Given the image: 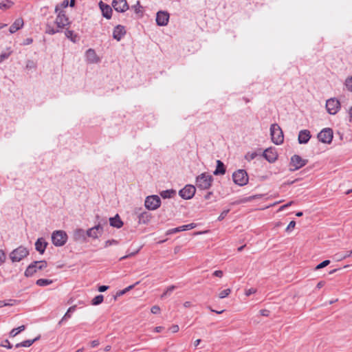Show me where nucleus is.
<instances>
[{"instance_id":"nucleus-29","label":"nucleus","mask_w":352,"mask_h":352,"mask_svg":"<svg viewBox=\"0 0 352 352\" xmlns=\"http://www.w3.org/2000/svg\"><path fill=\"white\" fill-rule=\"evenodd\" d=\"M25 329V325H21L17 328L12 329V331L10 332V336L11 338L15 337L17 334L21 333V331H24Z\"/></svg>"},{"instance_id":"nucleus-43","label":"nucleus","mask_w":352,"mask_h":352,"mask_svg":"<svg viewBox=\"0 0 352 352\" xmlns=\"http://www.w3.org/2000/svg\"><path fill=\"white\" fill-rule=\"evenodd\" d=\"M175 289V286H174V285L169 286L166 289V290L164 292V293L162 295V298L164 297V296L167 295L168 293L172 292Z\"/></svg>"},{"instance_id":"nucleus-52","label":"nucleus","mask_w":352,"mask_h":352,"mask_svg":"<svg viewBox=\"0 0 352 352\" xmlns=\"http://www.w3.org/2000/svg\"><path fill=\"white\" fill-rule=\"evenodd\" d=\"M6 260V254L3 250H0V264L4 263Z\"/></svg>"},{"instance_id":"nucleus-56","label":"nucleus","mask_w":352,"mask_h":352,"mask_svg":"<svg viewBox=\"0 0 352 352\" xmlns=\"http://www.w3.org/2000/svg\"><path fill=\"white\" fill-rule=\"evenodd\" d=\"M107 289H108V286L102 285V286L99 287L98 291L100 292H105Z\"/></svg>"},{"instance_id":"nucleus-21","label":"nucleus","mask_w":352,"mask_h":352,"mask_svg":"<svg viewBox=\"0 0 352 352\" xmlns=\"http://www.w3.org/2000/svg\"><path fill=\"white\" fill-rule=\"evenodd\" d=\"M47 246V243L43 239H38L35 243V248L41 254H43Z\"/></svg>"},{"instance_id":"nucleus-15","label":"nucleus","mask_w":352,"mask_h":352,"mask_svg":"<svg viewBox=\"0 0 352 352\" xmlns=\"http://www.w3.org/2000/svg\"><path fill=\"white\" fill-rule=\"evenodd\" d=\"M263 157L269 162H274L277 157L278 155L275 149L269 148L265 150L263 152Z\"/></svg>"},{"instance_id":"nucleus-33","label":"nucleus","mask_w":352,"mask_h":352,"mask_svg":"<svg viewBox=\"0 0 352 352\" xmlns=\"http://www.w3.org/2000/svg\"><path fill=\"white\" fill-rule=\"evenodd\" d=\"M65 36L68 38H70L72 41H74L75 38L76 37V36L74 34V32L72 30H67L65 31Z\"/></svg>"},{"instance_id":"nucleus-50","label":"nucleus","mask_w":352,"mask_h":352,"mask_svg":"<svg viewBox=\"0 0 352 352\" xmlns=\"http://www.w3.org/2000/svg\"><path fill=\"white\" fill-rule=\"evenodd\" d=\"M172 333H177L179 330V327L177 324H173L172 325L169 329Z\"/></svg>"},{"instance_id":"nucleus-3","label":"nucleus","mask_w":352,"mask_h":352,"mask_svg":"<svg viewBox=\"0 0 352 352\" xmlns=\"http://www.w3.org/2000/svg\"><path fill=\"white\" fill-rule=\"evenodd\" d=\"M29 254V250L23 247L19 246L14 249L10 254V258L13 263L19 262Z\"/></svg>"},{"instance_id":"nucleus-55","label":"nucleus","mask_w":352,"mask_h":352,"mask_svg":"<svg viewBox=\"0 0 352 352\" xmlns=\"http://www.w3.org/2000/svg\"><path fill=\"white\" fill-rule=\"evenodd\" d=\"M32 42H33L32 38H26L25 40H24V41H23V45H30V44H31Z\"/></svg>"},{"instance_id":"nucleus-19","label":"nucleus","mask_w":352,"mask_h":352,"mask_svg":"<svg viewBox=\"0 0 352 352\" xmlns=\"http://www.w3.org/2000/svg\"><path fill=\"white\" fill-rule=\"evenodd\" d=\"M311 138L310 132L308 130H302L298 134V142L300 144H306Z\"/></svg>"},{"instance_id":"nucleus-24","label":"nucleus","mask_w":352,"mask_h":352,"mask_svg":"<svg viewBox=\"0 0 352 352\" xmlns=\"http://www.w3.org/2000/svg\"><path fill=\"white\" fill-rule=\"evenodd\" d=\"M14 2L11 0H4L0 2V10L6 11L12 8L14 6Z\"/></svg>"},{"instance_id":"nucleus-37","label":"nucleus","mask_w":352,"mask_h":352,"mask_svg":"<svg viewBox=\"0 0 352 352\" xmlns=\"http://www.w3.org/2000/svg\"><path fill=\"white\" fill-rule=\"evenodd\" d=\"M134 286H135V285H129V287H126L125 289L120 291L118 293V295L121 296V295L124 294L126 292H127L130 291L131 289H132L134 287Z\"/></svg>"},{"instance_id":"nucleus-36","label":"nucleus","mask_w":352,"mask_h":352,"mask_svg":"<svg viewBox=\"0 0 352 352\" xmlns=\"http://www.w3.org/2000/svg\"><path fill=\"white\" fill-rule=\"evenodd\" d=\"M345 85L349 91H352V77L346 80Z\"/></svg>"},{"instance_id":"nucleus-5","label":"nucleus","mask_w":352,"mask_h":352,"mask_svg":"<svg viewBox=\"0 0 352 352\" xmlns=\"http://www.w3.org/2000/svg\"><path fill=\"white\" fill-rule=\"evenodd\" d=\"M212 177L210 175L202 173L197 177L196 184L197 186L201 189H208L212 184Z\"/></svg>"},{"instance_id":"nucleus-41","label":"nucleus","mask_w":352,"mask_h":352,"mask_svg":"<svg viewBox=\"0 0 352 352\" xmlns=\"http://www.w3.org/2000/svg\"><path fill=\"white\" fill-rule=\"evenodd\" d=\"M230 210H223L221 214L218 217V220L219 221H221L223 220L228 214V213L229 212Z\"/></svg>"},{"instance_id":"nucleus-34","label":"nucleus","mask_w":352,"mask_h":352,"mask_svg":"<svg viewBox=\"0 0 352 352\" xmlns=\"http://www.w3.org/2000/svg\"><path fill=\"white\" fill-rule=\"evenodd\" d=\"M329 263H330V261L329 260H325V261H322V263H320V264H318L315 267V270H318L322 269V268L327 266Z\"/></svg>"},{"instance_id":"nucleus-61","label":"nucleus","mask_w":352,"mask_h":352,"mask_svg":"<svg viewBox=\"0 0 352 352\" xmlns=\"http://www.w3.org/2000/svg\"><path fill=\"white\" fill-rule=\"evenodd\" d=\"M162 329H163V327H156L155 328V331L156 333H160V332H161V331H162Z\"/></svg>"},{"instance_id":"nucleus-38","label":"nucleus","mask_w":352,"mask_h":352,"mask_svg":"<svg viewBox=\"0 0 352 352\" xmlns=\"http://www.w3.org/2000/svg\"><path fill=\"white\" fill-rule=\"evenodd\" d=\"M1 346L3 347H6L7 349H12V345L10 343L8 340H3L1 342Z\"/></svg>"},{"instance_id":"nucleus-12","label":"nucleus","mask_w":352,"mask_h":352,"mask_svg":"<svg viewBox=\"0 0 352 352\" xmlns=\"http://www.w3.org/2000/svg\"><path fill=\"white\" fill-rule=\"evenodd\" d=\"M326 108L330 114L334 115L340 109V102L338 100L331 98L327 100Z\"/></svg>"},{"instance_id":"nucleus-1","label":"nucleus","mask_w":352,"mask_h":352,"mask_svg":"<svg viewBox=\"0 0 352 352\" xmlns=\"http://www.w3.org/2000/svg\"><path fill=\"white\" fill-rule=\"evenodd\" d=\"M55 13H56L55 20L52 23L47 22L46 25L45 32L48 34L52 35L60 32L70 23L69 18L65 14V12L63 10H60L59 6H56Z\"/></svg>"},{"instance_id":"nucleus-22","label":"nucleus","mask_w":352,"mask_h":352,"mask_svg":"<svg viewBox=\"0 0 352 352\" xmlns=\"http://www.w3.org/2000/svg\"><path fill=\"white\" fill-rule=\"evenodd\" d=\"M109 222L111 226L117 228H120L123 226V222L118 214H116L114 217L110 218Z\"/></svg>"},{"instance_id":"nucleus-4","label":"nucleus","mask_w":352,"mask_h":352,"mask_svg":"<svg viewBox=\"0 0 352 352\" xmlns=\"http://www.w3.org/2000/svg\"><path fill=\"white\" fill-rule=\"evenodd\" d=\"M47 264L45 261H34L31 263L25 271L26 277L32 276L38 270H41L47 267Z\"/></svg>"},{"instance_id":"nucleus-18","label":"nucleus","mask_w":352,"mask_h":352,"mask_svg":"<svg viewBox=\"0 0 352 352\" xmlns=\"http://www.w3.org/2000/svg\"><path fill=\"white\" fill-rule=\"evenodd\" d=\"M125 33L126 32L124 27L119 25L114 28L113 32V37L117 41H120L125 34Z\"/></svg>"},{"instance_id":"nucleus-11","label":"nucleus","mask_w":352,"mask_h":352,"mask_svg":"<svg viewBox=\"0 0 352 352\" xmlns=\"http://www.w3.org/2000/svg\"><path fill=\"white\" fill-rule=\"evenodd\" d=\"M195 191L196 189L194 186L186 185L184 188L179 190V194L182 198L190 199L194 196Z\"/></svg>"},{"instance_id":"nucleus-10","label":"nucleus","mask_w":352,"mask_h":352,"mask_svg":"<svg viewBox=\"0 0 352 352\" xmlns=\"http://www.w3.org/2000/svg\"><path fill=\"white\" fill-rule=\"evenodd\" d=\"M318 138L323 143L329 144L333 139V131L331 129H324L318 133Z\"/></svg>"},{"instance_id":"nucleus-63","label":"nucleus","mask_w":352,"mask_h":352,"mask_svg":"<svg viewBox=\"0 0 352 352\" xmlns=\"http://www.w3.org/2000/svg\"><path fill=\"white\" fill-rule=\"evenodd\" d=\"M352 256V250H351L350 252H348V253H347V254H346L343 257V258H346L349 257V256Z\"/></svg>"},{"instance_id":"nucleus-17","label":"nucleus","mask_w":352,"mask_h":352,"mask_svg":"<svg viewBox=\"0 0 352 352\" xmlns=\"http://www.w3.org/2000/svg\"><path fill=\"white\" fill-rule=\"evenodd\" d=\"M99 6L102 11L103 16L107 18V19H110L112 16L111 8L109 5L104 3L102 1H100Z\"/></svg>"},{"instance_id":"nucleus-45","label":"nucleus","mask_w":352,"mask_h":352,"mask_svg":"<svg viewBox=\"0 0 352 352\" xmlns=\"http://www.w3.org/2000/svg\"><path fill=\"white\" fill-rule=\"evenodd\" d=\"M293 204H294V201H291L289 203H287V204H286L285 205L281 206L278 208V212H280V211L283 210L284 209H285V208H288L289 206H292Z\"/></svg>"},{"instance_id":"nucleus-62","label":"nucleus","mask_w":352,"mask_h":352,"mask_svg":"<svg viewBox=\"0 0 352 352\" xmlns=\"http://www.w3.org/2000/svg\"><path fill=\"white\" fill-rule=\"evenodd\" d=\"M212 195V192H208L206 195H205V199H209L211 197V195Z\"/></svg>"},{"instance_id":"nucleus-32","label":"nucleus","mask_w":352,"mask_h":352,"mask_svg":"<svg viewBox=\"0 0 352 352\" xmlns=\"http://www.w3.org/2000/svg\"><path fill=\"white\" fill-rule=\"evenodd\" d=\"M195 227H196V224L194 223H189L187 225L182 226H180V228L182 229V231H185V230H192V229L195 228Z\"/></svg>"},{"instance_id":"nucleus-53","label":"nucleus","mask_w":352,"mask_h":352,"mask_svg":"<svg viewBox=\"0 0 352 352\" xmlns=\"http://www.w3.org/2000/svg\"><path fill=\"white\" fill-rule=\"evenodd\" d=\"M90 345L92 348L96 347L99 345V341L97 340H93L90 342Z\"/></svg>"},{"instance_id":"nucleus-47","label":"nucleus","mask_w":352,"mask_h":352,"mask_svg":"<svg viewBox=\"0 0 352 352\" xmlns=\"http://www.w3.org/2000/svg\"><path fill=\"white\" fill-rule=\"evenodd\" d=\"M71 314L70 312H68V311L65 313V314L63 316L62 319L59 321L58 324H60L64 320L70 318Z\"/></svg>"},{"instance_id":"nucleus-6","label":"nucleus","mask_w":352,"mask_h":352,"mask_svg":"<svg viewBox=\"0 0 352 352\" xmlns=\"http://www.w3.org/2000/svg\"><path fill=\"white\" fill-rule=\"evenodd\" d=\"M67 240V235L63 230H56L52 233V241L56 246H63Z\"/></svg>"},{"instance_id":"nucleus-23","label":"nucleus","mask_w":352,"mask_h":352,"mask_svg":"<svg viewBox=\"0 0 352 352\" xmlns=\"http://www.w3.org/2000/svg\"><path fill=\"white\" fill-rule=\"evenodd\" d=\"M86 56L87 60L90 63H97L98 61V58L95 52V51L92 49H89L86 52Z\"/></svg>"},{"instance_id":"nucleus-44","label":"nucleus","mask_w":352,"mask_h":352,"mask_svg":"<svg viewBox=\"0 0 352 352\" xmlns=\"http://www.w3.org/2000/svg\"><path fill=\"white\" fill-rule=\"evenodd\" d=\"M212 276L218 278H222L223 276V272L222 270H216L212 273Z\"/></svg>"},{"instance_id":"nucleus-30","label":"nucleus","mask_w":352,"mask_h":352,"mask_svg":"<svg viewBox=\"0 0 352 352\" xmlns=\"http://www.w3.org/2000/svg\"><path fill=\"white\" fill-rule=\"evenodd\" d=\"M103 299L104 297L102 295L96 296L95 298H93L91 303L93 305H100V303L102 302Z\"/></svg>"},{"instance_id":"nucleus-46","label":"nucleus","mask_w":352,"mask_h":352,"mask_svg":"<svg viewBox=\"0 0 352 352\" xmlns=\"http://www.w3.org/2000/svg\"><path fill=\"white\" fill-rule=\"evenodd\" d=\"M134 8H135V12L137 14L142 12V7L140 5V2L139 1H138L137 6H134Z\"/></svg>"},{"instance_id":"nucleus-16","label":"nucleus","mask_w":352,"mask_h":352,"mask_svg":"<svg viewBox=\"0 0 352 352\" xmlns=\"http://www.w3.org/2000/svg\"><path fill=\"white\" fill-rule=\"evenodd\" d=\"M24 25V21L21 17H19L13 22V23L10 25L9 28V32L10 34H14L20 29H21Z\"/></svg>"},{"instance_id":"nucleus-35","label":"nucleus","mask_w":352,"mask_h":352,"mask_svg":"<svg viewBox=\"0 0 352 352\" xmlns=\"http://www.w3.org/2000/svg\"><path fill=\"white\" fill-rule=\"evenodd\" d=\"M84 236V230L82 229H78L74 232V237L76 239H79L80 236Z\"/></svg>"},{"instance_id":"nucleus-7","label":"nucleus","mask_w":352,"mask_h":352,"mask_svg":"<svg viewBox=\"0 0 352 352\" xmlns=\"http://www.w3.org/2000/svg\"><path fill=\"white\" fill-rule=\"evenodd\" d=\"M233 181L236 184L244 186L248 182V176L244 170H239L233 173Z\"/></svg>"},{"instance_id":"nucleus-64","label":"nucleus","mask_w":352,"mask_h":352,"mask_svg":"<svg viewBox=\"0 0 352 352\" xmlns=\"http://www.w3.org/2000/svg\"><path fill=\"white\" fill-rule=\"evenodd\" d=\"M349 116H350V121L352 120V107L349 109Z\"/></svg>"},{"instance_id":"nucleus-9","label":"nucleus","mask_w":352,"mask_h":352,"mask_svg":"<svg viewBox=\"0 0 352 352\" xmlns=\"http://www.w3.org/2000/svg\"><path fill=\"white\" fill-rule=\"evenodd\" d=\"M307 162V160L302 159L300 155H294L291 158L290 166L293 167L291 169L293 170H298L305 166Z\"/></svg>"},{"instance_id":"nucleus-20","label":"nucleus","mask_w":352,"mask_h":352,"mask_svg":"<svg viewBox=\"0 0 352 352\" xmlns=\"http://www.w3.org/2000/svg\"><path fill=\"white\" fill-rule=\"evenodd\" d=\"M101 232L102 228L99 226H97L89 229L87 232V234L89 237L96 239L101 234Z\"/></svg>"},{"instance_id":"nucleus-60","label":"nucleus","mask_w":352,"mask_h":352,"mask_svg":"<svg viewBox=\"0 0 352 352\" xmlns=\"http://www.w3.org/2000/svg\"><path fill=\"white\" fill-rule=\"evenodd\" d=\"M135 254V253H131L129 255H126V256H124L121 257L120 260H124V259H125V258H126L128 257H130L131 256H133Z\"/></svg>"},{"instance_id":"nucleus-42","label":"nucleus","mask_w":352,"mask_h":352,"mask_svg":"<svg viewBox=\"0 0 352 352\" xmlns=\"http://www.w3.org/2000/svg\"><path fill=\"white\" fill-rule=\"evenodd\" d=\"M173 193V191L165 190L162 191L161 193V196L164 198L170 197L171 194Z\"/></svg>"},{"instance_id":"nucleus-58","label":"nucleus","mask_w":352,"mask_h":352,"mask_svg":"<svg viewBox=\"0 0 352 352\" xmlns=\"http://www.w3.org/2000/svg\"><path fill=\"white\" fill-rule=\"evenodd\" d=\"M192 306V303L190 301H186L184 303V307L185 308H188Z\"/></svg>"},{"instance_id":"nucleus-59","label":"nucleus","mask_w":352,"mask_h":352,"mask_svg":"<svg viewBox=\"0 0 352 352\" xmlns=\"http://www.w3.org/2000/svg\"><path fill=\"white\" fill-rule=\"evenodd\" d=\"M76 305H73L72 307H70L69 309H68V312H73L76 310Z\"/></svg>"},{"instance_id":"nucleus-39","label":"nucleus","mask_w":352,"mask_h":352,"mask_svg":"<svg viewBox=\"0 0 352 352\" xmlns=\"http://www.w3.org/2000/svg\"><path fill=\"white\" fill-rule=\"evenodd\" d=\"M182 232V229L180 228V226L179 227H177V228H173V229H170L167 231V234H175V233H177V232Z\"/></svg>"},{"instance_id":"nucleus-40","label":"nucleus","mask_w":352,"mask_h":352,"mask_svg":"<svg viewBox=\"0 0 352 352\" xmlns=\"http://www.w3.org/2000/svg\"><path fill=\"white\" fill-rule=\"evenodd\" d=\"M151 311L153 314H157L160 312V307L158 305H154L151 307Z\"/></svg>"},{"instance_id":"nucleus-13","label":"nucleus","mask_w":352,"mask_h":352,"mask_svg":"<svg viewBox=\"0 0 352 352\" xmlns=\"http://www.w3.org/2000/svg\"><path fill=\"white\" fill-rule=\"evenodd\" d=\"M112 6L119 12H124L129 8L126 0H113Z\"/></svg>"},{"instance_id":"nucleus-48","label":"nucleus","mask_w":352,"mask_h":352,"mask_svg":"<svg viewBox=\"0 0 352 352\" xmlns=\"http://www.w3.org/2000/svg\"><path fill=\"white\" fill-rule=\"evenodd\" d=\"M295 226H296V222L294 221H290L286 228V231H289V230L294 229L295 228Z\"/></svg>"},{"instance_id":"nucleus-25","label":"nucleus","mask_w":352,"mask_h":352,"mask_svg":"<svg viewBox=\"0 0 352 352\" xmlns=\"http://www.w3.org/2000/svg\"><path fill=\"white\" fill-rule=\"evenodd\" d=\"M226 173V169L224 167V164L220 160L217 161V168L214 171V174L217 175H223Z\"/></svg>"},{"instance_id":"nucleus-2","label":"nucleus","mask_w":352,"mask_h":352,"mask_svg":"<svg viewBox=\"0 0 352 352\" xmlns=\"http://www.w3.org/2000/svg\"><path fill=\"white\" fill-rule=\"evenodd\" d=\"M270 134L272 142L276 144L283 142L284 135L281 128L277 124H273L270 127Z\"/></svg>"},{"instance_id":"nucleus-57","label":"nucleus","mask_w":352,"mask_h":352,"mask_svg":"<svg viewBox=\"0 0 352 352\" xmlns=\"http://www.w3.org/2000/svg\"><path fill=\"white\" fill-rule=\"evenodd\" d=\"M325 285V282L324 281H320L319 283H318L317 285H316V287L318 289H320L322 288L324 285Z\"/></svg>"},{"instance_id":"nucleus-54","label":"nucleus","mask_w":352,"mask_h":352,"mask_svg":"<svg viewBox=\"0 0 352 352\" xmlns=\"http://www.w3.org/2000/svg\"><path fill=\"white\" fill-rule=\"evenodd\" d=\"M113 244H117V241L115 240H111V241L109 240V241H106L105 246L107 247L108 245H111Z\"/></svg>"},{"instance_id":"nucleus-49","label":"nucleus","mask_w":352,"mask_h":352,"mask_svg":"<svg viewBox=\"0 0 352 352\" xmlns=\"http://www.w3.org/2000/svg\"><path fill=\"white\" fill-rule=\"evenodd\" d=\"M256 290L254 288H250V289H246L245 292V294L247 296H250L251 294H253L254 293H256Z\"/></svg>"},{"instance_id":"nucleus-27","label":"nucleus","mask_w":352,"mask_h":352,"mask_svg":"<svg viewBox=\"0 0 352 352\" xmlns=\"http://www.w3.org/2000/svg\"><path fill=\"white\" fill-rule=\"evenodd\" d=\"M12 54V50L11 47H8L6 51H3L0 54V63L3 62L4 60L9 58V56Z\"/></svg>"},{"instance_id":"nucleus-28","label":"nucleus","mask_w":352,"mask_h":352,"mask_svg":"<svg viewBox=\"0 0 352 352\" xmlns=\"http://www.w3.org/2000/svg\"><path fill=\"white\" fill-rule=\"evenodd\" d=\"M52 283H53L52 280L45 279V278H40L36 280V284L38 286L44 287V286L49 285L52 284Z\"/></svg>"},{"instance_id":"nucleus-14","label":"nucleus","mask_w":352,"mask_h":352,"mask_svg":"<svg viewBox=\"0 0 352 352\" xmlns=\"http://www.w3.org/2000/svg\"><path fill=\"white\" fill-rule=\"evenodd\" d=\"M169 19V14L166 12L160 11L157 13L156 22L158 25H166Z\"/></svg>"},{"instance_id":"nucleus-26","label":"nucleus","mask_w":352,"mask_h":352,"mask_svg":"<svg viewBox=\"0 0 352 352\" xmlns=\"http://www.w3.org/2000/svg\"><path fill=\"white\" fill-rule=\"evenodd\" d=\"M39 339V337H37L33 340H27L25 341H23L21 342L17 343L16 344V347H29L35 341L38 340Z\"/></svg>"},{"instance_id":"nucleus-51","label":"nucleus","mask_w":352,"mask_h":352,"mask_svg":"<svg viewBox=\"0 0 352 352\" xmlns=\"http://www.w3.org/2000/svg\"><path fill=\"white\" fill-rule=\"evenodd\" d=\"M68 1L65 0L63 1L60 4H58V6H60V10H63V8H66L68 6Z\"/></svg>"},{"instance_id":"nucleus-31","label":"nucleus","mask_w":352,"mask_h":352,"mask_svg":"<svg viewBox=\"0 0 352 352\" xmlns=\"http://www.w3.org/2000/svg\"><path fill=\"white\" fill-rule=\"evenodd\" d=\"M231 293V289H223L222 291H221L219 293V298H226L228 297Z\"/></svg>"},{"instance_id":"nucleus-8","label":"nucleus","mask_w":352,"mask_h":352,"mask_svg":"<svg viewBox=\"0 0 352 352\" xmlns=\"http://www.w3.org/2000/svg\"><path fill=\"white\" fill-rule=\"evenodd\" d=\"M145 207L148 210H156L160 206L161 200L157 195L148 196L145 200Z\"/></svg>"}]
</instances>
